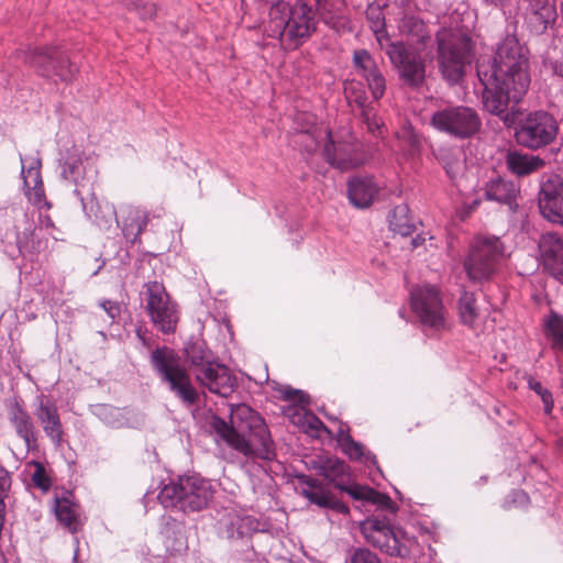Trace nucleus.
<instances>
[{"label":"nucleus","mask_w":563,"mask_h":563,"mask_svg":"<svg viewBox=\"0 0 563 563\" xmlns=\"http://www.w3.org/2000/svg\"><path fill=\"white\" fill-rule=\"evenodd\" d=\"M483 191L486 200L506 206L512 213L517 211L520 186L516 181L501 176L492 177L484 184Z\"/></svg>","instance_id":"23"},{"label":"nucleus","mask_w":563,"mask_h":563,"mask_svg":"<svg viewBox=\"0 0 563 563\" xmlns=\"http://www.w3.org/2000/svg\"><path fill=\"white\" fill-rule=\"evenodd\" d=\"M558 134L556 119L544 110L529 112L519 120L515 129L516 142L530 151L551 145L555 142Z\"/></svg>","instance_id":"10"},{"label":"nucleus","mask_w":563,"mask_h":563,"mask_svg":"<svg viewBox=\"0 0 563 563\" xmlns=\"http://www.w3.org/2000/svg\"><path fill=\"white\" fill-rule=\"evenodd\" d=\"M530 497L522 489H514L511 490L504 499L503 508L511 509V508H525L529 505Z\"/></svg>","instance_id":"47"},{"label":"nucleus","mask_w":563,"mask_h":563,"mask_svg":"<svg viewBox=\"0 0 563 563\" xmlns=\"http://www.w3.org/2000/svg\"><path fill=\"white\" fill-rule=\"evenodd\" d=\"M213 497L210 482L198 474L181 475L165 484L157 495L166 509H176L184 514L205 509Z\"/></svg>","instance_id":"5"},{"label":"nucleus","mask_w":563,"mask_h":563,"mask_svg":"<svg viewBox=\"0 0 563 563\" xmlns=\"http://www.w3.org/2000/svg\"><path fill=\"white\" fill-rule=\"evenodd\" d=\"M60 177L75 186L74 194L80 199L82 189L87 188V194L92 195V183L97 170L88 158H82L81 152L76 148H69L59 159Z\"/></svg>","instance_id":"16"},{"label":"nucleus","mask_w":563,"mask_h":563,"mask_svg":"<svg viewBox=\"0 0 563 563\" xmlns=\"http://www.w3.org/2000/svg\"><path fill=\"white\" fill-rule=\"evenodd\" d=\"M32 464L35 467L31 475L32 484L42 492H47L51 488V478L47 476L44 465L36 461H33Z\"/></svg>","instance_id":"48"},{"label":"nucleus","mask_w":563,"mask_h":563,"mask_svg":"<svg viewBox=\"0 0 563 563\" xmlns=\"http://www.w3.org/2000/svg\"><path fill=\"white\" fill-rule=\"evenodd\" d=\"M344 92L349 104L358 110L360 117L366 124L367 130L373 134L379 132L382 121L377 117L375 101L373 99L369 100L364 82L356 79L347 80L344 84Z\"/></svg>","instance_id":"19"},{"label":"nucleus","mask_w":563,"mask_h":563,"mask_svg":"<svg viewBox=\"0 0 563 563\" xmlns=\"http://www.w3.org/2000/svg\"><path fill=\"white\" fill-rule=\"evenodd\" d=\"M389 229L401 236L411 235L416 231V221L405 203L396 206L388 214Z\"/></svg>","instance_id":"37"},{"label":"nucleus","mask_w":563,"mask_h":563,"mask_svg":"<svg viewBox=\"0 0 563 563\" xmlns=\"http://www.w3.org/2000/svg\"><path fill=\"white\" fill-rule=\"evenodd\" d=\"M437 158L452 181H456L463 175L465 164L460 151L440 148L438 151Z\"/></svg>","instance_id":"38"},{"label":"nucleus","mask_w":563,"mask_h":563,"mask_svg":"<svg viewBox=\"0 0 563 563\" xmlns=\"http://www.w3.org/2000/svg\"><path fill=\"white\" fill-rule=\"evenodd\" d=\"M136 335H137V338L142 341V343L145 345V344H146V339H145V336L142 334L141 329H137V330H136Z\"/></svg>","instance_id":"62"},{"label":"nucleus","mask_w":563,"mask_h":563,"mask_svg":"<svg viewBox=\"0 0 563 563\" xmlns=\"http://www.w3.org/2000/svg\"><path fill=\"white\" fill-rule=\"evenodd\" d=\"M505 163L507 169L518 177L529 176L545 165L544 159L540 156L519 151H509L506 154Z\"/></svg>","instance_id":"32"},{"label":"nucleus","mask_w":563,"mask_h":563,"mask_svg":"<svg viewBox=\"0 0 563 563\" xmlns=\"http://www.w3.org/2000/svg\"><path fill=\"white\" fill-rule=\"evenodd\" d=\"M366 18L371 30L376 34L380 42L379 33L385 30V16L379 5L369 4L366 9Z\"/></svg>","instance_id":"45"},{"label":"nucleus","mask_w":563,"mask_h":563,"mask_svg":"<svg viewBox=\"0 0 563 563\" xmlns=\"http://www.w3.org/2000/svg\"><path fill=\"white\" fill-rule=\"evenodd\" d=\"M320 19L336 33L351 31L346 0H314Z\"/></svg>","instance_id":"28"},{"label":"nucleus","mask_w":563,"mask_h":563,"mask_svg":"<svg viewBox=\"0 0 563 563\" xmlns=\"http://www.w3.org/2000/svg\"><path fill=\"white\" fill-rule=\"evenodd\" d=\"M352 63L355 74L362 81L382 70L374 56L366 49L354 51Z\"/></svg>","instance_id":"40"},{"label":"nucleus","mask_w":563,"mask_h":563,"mask_svg":"<svg viewBox=\"0 0 563 563\" xmlns=\"http://www.w3.org/2000/svg\"><path fill=\"white\" fill-rule=\"evenodd\" d=\"M367 503L372 505H376L380 507L382 509H390L391 512L395 510L393 509V501L389 496L386 494H382L375 489L372 488L369 498L367 499Z\"/></svg>","instance_id":"52"},{"label":"nucleus","mask_w":563,"mask_h":563,"mask_svg":"<svg viewBox=\"0 0 563 563\" xmlns=\"http://www.w3.org/2000/svg\"><path fill=\"white\" fill-rule=\"evenodd\" d=\"M538 206L544 219L563 225V179L561 176L550 174L541 177Z\"/></svg>","instance_id":"17"},{"label":"nucleus","mask_w":563,"mask_h":563,"mask_svg":"<svg viewBox=\"0 0 563 563\" xmlns=\"http://www.w3.org/2000/svg\"><path fill=\"white\" fill-rule=\"evenodd\" d=\"M197 380L211 393L221 397L230 396L236 388V377L230 368L217 361L196 371Z\"/></svg>","instance_id":"20"},{"label":"nucleus","mask_w":563,"mask_h":563,"mask_svg":"<svg viewBox=\"0 0 563 563\" xmlns=\"http://www.w3.org/2000/svg\"><path fill=\"white\" fill-rule=\"evenodd\" d=\"M528 386L531 390H533L538 396H540L543 402V410L547 415H550L554 407L552 393L542 386V384L536 380L532 377L528 379Z\"/></svg>","instance_id":"46"},{"label":"nucleus","mask_w":563,"mask_h":563,"mask_svg":"<svg viewBox=\"0 0 563 563\" xmlns=\"http://www.w3.org/2000/svg\"><path fill=\"white\" fill-rule=\"evenodd\" d=\"M504 256L505 246L499 238L477 236L464 262L468 278L478 283L490 279Z\"/></svg>","instance_id":"9"},{"label":"nucleus","mask_w":563,"mask_h":563,"mask_svg":"<svg viewBox=\"0 0 563 563\" xmlns=\"http://www.w3.org/2000/svg\"><path fill=\"white\" fill-rule=\"evenodd\" d=\"M479 203H481V199L475 198L471 202L466 203L465 208L467 209V212H472L479 206Z\"/></svg>","instance_id":"59"},{"label":"nucleus","mask_w":563,"mask_h":563,"mask_svg":"<svg viewBox=\"0 0 563 563\" xmlns=\"http://www.w3.org/2000/svg\"><path fill=\"white\" fill-rule=\"evenodd\" d=\"M280 393L284 400L291 401L299 406L298 409H295V416H297V419L294 420V422L300 426L305 432L312 437H317L320 431L329 432L324 423L314 413L308 411L299 413V410H302L303 407L309 404L308 394L290 386H284Z\"/></svg>","instance_id":"26"},{"label":"nucleus","mask_w":563,"mask_h":563,"mask_svg":"<svg viewBox=\"0 0 563 563\" xmlns=\"http://www.w3.org/2000/svg\"><path fill=\"white\" fill-rule=\"evenodd\" d=\"M377 194L378 186L373 177L355 176L347 183V197L351 203L356 208H368Z\"/></svg>","instance_id":"31"},{"label":"nucleus","mask_w":563,"mask_h":563,"mask_svg":"<svg viewBox=\"0 0 563 563\" xmlns=\"http://www.w3.org/2000/svg\"><path fill=\"white\" fill-rule=\"evenodd\" d=\"M301 495L305 496L311 504H314L321 508L328 505V498L330 497L322 485L314 489L301 488Z\"/></svg>","instance_id":"49"},{"label":"nucleus","mask_w":563,"mask_h":563,"mask_svg":"<svg viewBox=\"0 0 563 563\" xmlns=\"http://www.w3.org/2000/svg\"><path fill=\"white\" fill-rule=\"evenodd\" d=\"M8 420L16 437L24 442L26 452H37L40 431L30 413L16 400L8 407Z\"/></svg>","instance_id":"22"},{"label":"nucleus","mask_w":563,"mask_h":563,"mask_svg":"<svg viewBox=\"0 0 563 563\" xmlns=\"http://www.w3.org/2000/svg\"><path fill=\"white\" fill-rule=\"evenodd\" d=\"M146 310L153 323L165 334L174 333L178 322L175 306L169 301V296L162 283L156 280L144 285Z\"/></svg>","instance_id":"15"},{"label":"nucleus","mask_w":563,"mask_h":563,"mask_svg":"<svg viewBox=\"0 0 563 563\" xmlns=\"http://www.w3.org/2000/svg\"><path fill=\"white\" fill-rule=\"evenodd\" d=\"M150 364L159 378L186 406H192L198 399V394L191 384L189 374L181 364L179 355L168 346H157L150 355Z\"/></svg>","instance_id":"6"},{"label":"nucleus","mask_w":563,"mask_h":563,"mask_svg":"<svg viewBox=\"0 0 563 563\" xmlns=\"http://www.w3.org/2000/svg\"><path fill=\"white\" fill-rule=\"evenodd\" d=\"M38 229L41 231H45L55 241L59 240V236L56 234L57 229L55 228V224L48 214L40 213Z\"/></svg>","instance_id":"53"},{"label":"nucleus","mask_w":563,"mask_h":563,"mask_svg":"<svg viewBox=\"0 0 563 563\" xmlns=\"http://www.w3.org/2000/svg\"><path fill=\"white\" fill-rule=\"evenodd\" d=\"M25 62L45 78L70 82L78 68L70 62L68 54L58 46L34 47L25 55Z\"/></svg>","instance_id":"13"},{"label":"nucleus","mask_w":563,"mask_h":563,"mask_svg":"<svg viewBox=\"0 0 563 563\" xmlns=\"http://www.w3.org/2000/svg\"><path fill=\"white\" fill-rule=\"evenodd\" d=\"M210 432L218 444L224 443L247 459L272 462L276 459V446L265 419L246 404L230 407V421L211 415Z\"/></svg>","instance_id":"2"},{"label":"nucleus","mask_w":563,"mask_h":563,"mask_svg":"<svg viewBox=\"0 0 563 563\" xmlns=\"http://www.w3.org/2000/svg\"><path fill=\"white\" fill-rule=\"evenodd\" d=\"M144 14H143V18H151L154 15L155 13V8L153 4H146L144 5Z\"/></svg>","instance_id":"60"},{"label":"nucleus","mask_w":563,"mask_h":563,"mask_svg":"<svg viewBox=\"0 0 563 563\" xmlns=\"http://www.w3.org/2000/svg\"><path fill=\"white\" fill-rule=\"evenodd\" d=\"M35 417L51 442L55 446H60L63 443L64 429L56 404L43 395L38 396Z\"/></svg>","instance_id":"25"},{"label":"nucleus","mask_w":563,"mask_h":563,"mask_svg":"<svg viewBox=\"0 0 563 563\" xmlns=\"http://www.w3.org/2000/svg\"><path fill=\"white\" fill-rule=\"evenodd\" d=\"M318 12V8L306 0L294 4L277 1L269 8L265 31L269 37L277 38L283 48L297 49L316 32Z\"/></svg>","instance_id":"3"},{"label":"nucleus","mask_w":563,"mask_h":563,"mask_svg":"<svg viewBox=\"0 0 563 563\" xmlns=\"http://www.w3.org/2000/svg\"><path fill=\"white\" fill-rule=\"evenodd\" d=\"M422 51L407 47L401 41H388L385 46V53L398 71L400 80L412 89L420 88L424 82L426 65L421 57Z\"/></svg>","instance_id":"14"},{"label":"nucleus","mask_w":563,"mask_h":563,"mask_svg":"<svg viewBox=\"0 0 563 563\" xmlns=\"http://www.w3.org/2000/svg\"><path fill=\"white\" fill-rule=\"evenodd\" d=\"M539 252L543 268L553 277H563V238L558 233L547 232L539 241Z\"/></svg>","instance_id":"24"},{"label":"nucleus","mask_w":563,"mask_h":563,"mask_svg":"<svg viewBox=\"0 0 563 563\" xmlns=\"http://www.w3.org/2000/svg\"><path fill=\"white\" fill-rule=\"evenodd\" d=\"M349 563H383L382 560L366 548L353 549L350 556Z\"/></svg>","instance_id":"50"},{"label":"nucleus","mask_w":563,"mask_h":563,"mask_svg":"<svg viewBox=\"0 0 563 563\" xmlns=\"http://www.w3.org/2000/svg\"><path fill=\"white\" fill-rule=\"evenodd\" d=\"M346 464L339 459L327 457L321 461V465L319 466V472L325 478L330 481H334L336 477H341L346 473Z\"/></svg>","instance_id":"43"},{"label":"nucleus","mask_w":563,"mask_h":563,"mask_svg":"<svg viewBox=\"0 0 563 563\" xmlns=\"http://www.w3.org/2000/svg\"><path fill=\"white\" fill-rule=\"evenodd\" d=\"M103 265H104V262H102L101 265L98 266L97 271H95L92 275L93 276L97 275Z\"/></svg>","instance_id":"63"},{"label":"nucleus","mask_w":563,"mask_h":563,"mask_svg":"<svg viewBox=\"0 0 563 563\" xmlns=\"http://www.w3.org/2000/svg\"><path fill=\"white\" fill-rule=\"evenodd\" d=\"M363 82L368 88L373 101H379L384 97L387 88V81L383 70L366 78Z\"/></svg>","instance_id":"44"},{"label":"nucleus","mask_w":563,"mask_h":563,"mask_svg":"<svg viewBox=\"0 0 563 563\" xmlns=\"http://www.w3.org/2000/svg\"><path fill=\"white\" fill-rule=\"evenodd\" d=\"M323 155L332 167L342 172L360 167L369 159L363 142L346 126L327 132Z\"/></svg>","instance_id":"8"},{"label":"nucleus","mask_w":563,"mask_h":563,"mask_svg":"<svg viewBox=\"0 0 563 563\" xmlns=\"http://www.w3.org/2000/svg\"><path fill=\"white\" fill-rule=\"evenodd\" d=\"M476 74L483 86L484 109L510 126L515 115L509 108L522 100L531 84L527 47L516 35H506L497 44L494 55L477 58Z\"/></svg>","instance_id":"1"},{"label":"nucleus","mask_w":563,"mask_h":563,"mask_svg":"<svg viewBox=\"0 0 563 563\" xmlns=\"http://www.w3.org/2000/svg\"><path fill=\"white\" fill-rule=\"evenodd\" d=\"M323 508H329V509L335 510L336 512L343 514V515L349 514V507L344 503L333 498L331 495L328 498V505L324 506Z\"/></svg>","instance_id":"56"},{"label":"nucleus","mask_w":563,"mask_h":563,"mask_svg":"<svg viewBox=\"0 0 563 563\" xmlns=\"http://www.w3.org/2000/svg\"><path fill=\"white\" fill-rule=\"evenodd\" d=\"M184 351L195 373L216 361L212 351L208 349L206 342L197 336H191L186 342Z\"/></svg>","instance_id":"35"},{"label":"nucleus","mask_w":563,"mask_h":563,"mask_svg":"<svg viewBox=\"0 0 563 563\" xmlns=\"http://www.w3.org/2000/svg\"><path fill=\"white\" fill-rule=\"evenodd\" d=\"M11 486L9 472L0 464V499L4 500Z\"/></svg>","instance_id":"55"},{"label":"nucleus","mask_w":563,"mask_h":563,"mask_svg":"<svg viewBox=\"0 0 563 563\" xmlns=\"http://www.w3.org/2000/svg\"><path fill=\"white\" fill-rule=\"evenodd\" d=\"M459 313L463 324L473 327L478 317L475 295L464 291L459 300Z\"/></svg>","instance_id":"41"},{"label":"nucleus","mask_w":563,"mask_h":563,"mask_svg":"<svg viewBox=\"0 0 563 563\" xmlns=\"http://www.w3.org/2000/svg\"><path fill=\"white\" fill-rule=\"evenodd\" d=\"M221 525L224 527L223 532L228 539H242L250 537L254 532L263 531L265 526L254 516L236 512L228 514Z\"/></svg>","instance_id":"30"},{"label":"nucleus","mask_w":563,"mask_h":563,"mask_svg":"<svg viewBox=\"0 0 563 563\" xmlns=\"http://www.w3.org/2000/svg\"><path fill=\"white\" fill-rule=\"evenodd\" d=\"M410 307L424 332H439L445 328V308L438 287L418 285L410 290Z\"/></svg>","instance_id":"12"},{"label":"nucleus","mask_w":563,"mask_h":563,"mask_svg":"<svg viewBox=\"0 0 563 563\" xmlns=\"http://www.w3.org/2000/svg\"><path fill=\"white\" fill-rule=\"evenodd\" d=\"M342 492H345L351 496L354 500H360L363 503H367L369 498V494L372 488L364 485L353 484V485H336Z\"/></svg>","instance_id":"51"},{"label":"nucleus","mask_w":563,"mask_h":563,"mask_svg":"<svg viewBox=\"0 0 563 563\" xmlns=\"http://www.w3.org/2000/svg\"><path fill=\"white\" fill-rule=\"evenodd\" d=\"M430 123L437 131L455 140L471 139L482 128L478 112L467 106H449L439 109L431 115Z\"/></svg>","instance_id":"11"},{"label":"nucleus","mask_w":563,"mask_h":563,"mask_svg":"<svg viewBox=\"0 0 563 563\" xmlns=\"http://www.w3.org/2000/svg\"><path fill=\"white\" fill-rule=\"evenodd\" d=\"M485 3L492 4L494 7H504L509 0H483Z\"/></svg>","instance_id":"61"},{"label":"nucleus","mask_w":563,"mask_h":563,"mask_svg":"<svg viewBox=\"0 0 563 563\" xmlns=\"http://www.w3.org/2000/svg\"><path fill=\"white\" fill-rule=\"evenodd\" d=\"M93 196V194L91 195ZM82 210L86 216L93 220V222L103 231H108L112 228L113 223L120 224L119 222V210L107 200H97L91 197L89 203L85 197H80Z\"/></svg>","instance_id":"29"},{"label":"nucleus","mask_w":563,"mask_h":563,"mask_svg":"<svg viewBox=\"0 0 563 563\" xmlns=\"http://www.w3.org/2000/svg\"><path fill=\"white\" fill-rule=\"evenodd\" d=\"M437 44L439 69L450 85H455L473 59V42L461 31L443 29L437 33Z\"/></svg>","instance_id":"7"},{"label":"nucleus","mask_w":563,"mask_h":563,"mask_svg":"<svg viewBox=\"0 0 563 563\" xmlns=\"http://www.w3.org/2000/svg\"><path fill=\"white\" fill-rule=\"evenodd\" d=\"M92 412L98 417L104 424L111 428H120L123 424L122 415L119 408L111 405L99 404L92 409Z\"/></svg>","instance_id":"42"},{"label":"nucleus","mask_w":563,"mask_h":563,"mask_svg":"<svg viewBox=\"0 0 563 563\" xmlns=\"http://www.w3.org/2000/svg\"><path fill=\"white\" fill-rule=\"evenodd\" d=\"M150 220V213L137 206L122 203L119 207V222L122 234L126 241L135 243L141 233L146 228Z\"/></svg>","instance_id":"27"},{"label":"nucleus","mask_w":563,"mask_h":563,"mask_svg":"<svg viewBox=\"0 0 563 563\" xmlns=\"http://www.w3.org/2000/svg\"><path fill=\"white\" fill-rule=\"evenodd\" d=\"M398 313H399V317H400V318H404V309H399V312H398Z\"/></svg>","instance_id":"64"},{"label":"nucleus","mask_w":563,"mask_h":563,"mask_svg":"<svg viewBox=\"0 0 563 563\" xmlns=\"http://www.w3.org/2000/svg\"><path fill=\"white\" fill-rule=\"evenodd\" d=\"M523 20L531 33L543 34L556 20L552 0H522Z\"/></svg>","instance_id":"21"},{"label":"nucleus","mask_w":563,"mask_h":563,"mask_svg":"<svg viewBox=\"0 0 563 563\" xmlns=\"http://www.w3.org/2000/svg\"><path fill=\"white\" fill-rule=\"evenodd\" d=\"M21 177L23 179V190L27 200L37 209L51 208V202L45 197L44 185L41 176L42 162L38 156H23L20 154Z\"/></svg>","instance_id":"18"},{"label":"nucleus","mask_w":563,"mask_h":563,"mask_svg":"<svg viewBox=\"0 0 563 563\" xmlns=\"http://www.w3.org/2000/svg\"><path fill=\"white\" fill-rule=\"evenodd\" d=\"M360 529L367 543L389 556L415 560L419 556L420 545L417 539L409 537L387 516L374 515L362 521Z\"/></svg>","instance_id":"4"},{"label":"nucleus","mask_w":563,"mask_h":563,"mask_svg":"<svg viewBox=\"0 0 563 563\" xmlns=\"http://www.w3.org/2000/svg\"><path fill=\"white\" fill-rule=\"evenodd\" d=\"M54 512L58 522L70 533H76L82 527L80 507L67 498H56Z\"/></svg>","instance_id":"34"},{"label":"nucleus","mask_w":563,"mask_h":563,"mask_svg":"<svg viewBox=\"0 0 563 563\" xmlns=\"http://www.w3.org/2000/svg\"><path fill=\"white\" fill-rule=\"evenodd\" d=\"M426 239L421 234H417L415 238L411 239V245L413 249L422 245L424 243Z\"/></svg>","instance_id":"58"},{"label":"nucleus","mask_w":563,"mask_h":563,"mask_svg":"<svg viewBox=\"0 0 563 563\" xmlns=\"http://www.w3.org/2000/svg\"><path fill=\"white\" fill-rule=\"evenodd\" d=\"M298 481L301 485H305V488H311L314 489L318 486H320V482L317 478H313L309 475H299Z\"/></svg>","instance_id":"57"},{"label":"nucleus","mask_w":563,"mask_h":563,"mask_svg":"<svg viewBox=\"0 0 563 563\" xmlns=\"http://www.w3.org/2000/svg\"><path fill=\"white\" fill-rule=\"evenodd\" d=\"M100 307L106 311V313L111 319V322H115L117 319L121 314V305L117 301L112 300H102L100 302Z\"/></svg>","instance_id":"54"},{"label":"nucleus","mask_w":563,"mask_h":563,"mask_svg":"<svg viewBox=\"0 0 563 563\" xmlns=\"http://www.w3.org/2000/svg\"><path fill=\"white\" fill-rule=\"evenodd\" d=\"M399 30L407 36V41L404 43L407 47L424 49L431 42L426 24L416 16H405Z\"/></svg>","instance_id":"33"},{"label":"nucleus","mask_w":563,"mask_h":563,"mask_svg":"<svg viewBox=\"0 0 563 563\" xmlns=\"http://www.w3.org/2000/svg\"><path fill=\"white\" fill-rule=\"evenodd\" d=\"M338 434L343 452L349 455L351 460L369 463L375 466L378 472H380L377 465L376 456L371 452H365L364 445L361 442L354 441L347 429H344V427L341 426L339 428Z\"/></svg>","instance_id":"36"},{"label":"nucleus","mask_w":563,"mask_h":563,"mask_svg":"<svg viewBox=\"0 0 563 563\" xmlns=\"http://www.w3.org/2000/svg\"><path fill=\"white\" fill-rule=\"evenodd\" d=\"M544 334L550 340L551 349L563 354V316L551 311L543 322Z\"/></svg>","instance_id":"39"}]
</instances>
